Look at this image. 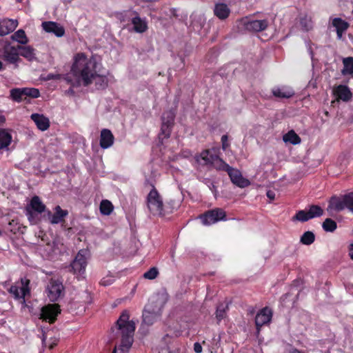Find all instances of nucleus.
<instances>
[{
	"label": "nucleus",
	"instance_id": "obj_1",
	"mask_svg": "<svg viewBox=\"0 0 353 353\" xmlns=\"http://www.w3.org/2000/svg\"><path fill=\"white\" fill-rule=\"evenodd\" d=\"M97 61L94 58H88L83 53L74 57L72 66V73L77 78V85H90L96 76Z\"/></svg>",
	"mask_w": 353,
	"mask_h": 353
},
{
	"label": "nucleus",
	"instance_id": "obj_2",
	"mask_svg": "<svg viewBox=\"0 0 353 353\" xmlns=\"http://www.w3.org/2000/svg\"><path fill=\"white\" fill-rule=\"evenodd\" d=\"M130 315L127 311L121 314L116 324L117 327L121 333V350L128 351L133 342V335L135 330V324L132 321H129Z\"/></svg>",
	"mask_w": 353,
	"mask_h": 353
},
{
	"label": "nucleus",
	"instance_id": "obj_3",
	"mask_svg": "<svg viewBox=\"0 0 353 353\" xmlns=\"http://www.w3.org/2000/svg\"><path fill=\"white\" fill-rule=\"evenodd\" d=\"M163 305L161 296L156 295L151 297L143 312V323L151 325L156 322L161 315Z\"/></svg>",
	"mask_w": 353,
	"mask_h": 353
},
{
	"label": "nucleus",
	"instance_id": "obj_4",
	"mask_svg": "<svg viewBox=\"0 0 353 353\" xmlns=\"http://www.w3.org/2000/svg\"><path fill=\"white\" fill-rule=\"evenodd\" d=\"M147 205L149 211L154 216L163 214V203L160 194L153 188L148 195Z\"/></svg>",
	"mask_w": 353,
	"mask_h": 353
},
{
	"label": "nucleus",
	"instance_id": "obj_5",
	"mask_svg": "<svg viewBox=\"0 0 353 353\" xmlns=\"http://www.w3.org/2000/svg\"><path fill=\"white\" fill-rule=\"evenodd\" d=\"M237 23L239 29L250 32L263 31L265 30L268 26V22L265 19L251 20L248 17L242 18L238 21Z\"/></svg>",
	"mask_w": 353,
	"mask_h": 353
},
{
	"label": "nucleus",
	"instance_id": "obj_6",
	"mask_svg": "<svg viewBox=\"0 0 353 353\" xmlns=\"http://www.w3.org/2000/svg\"><path fill=\"white\" fill-rule=\"evenodd\" d=\"M329 208L338 212L347 208L353 212V192L341 197H332L330 199Z\"/></svg>",
	"mask_w": 353,
	"mask_h": 353
},
{
	"label": "nucleus",
	"instance_id": "obj_7",
	"mask_svg": "<svg viewBox=\"0 0 353 353\" xmlns=\"http://www.w3.org/2000/svg\"><path fill=\"white\" fill-rule=\"evenodd\" d=\"M88 252L86 250H81L71 263L72 270L74 274L84 273L87 265Z\"/></svg>",
	"mask_w": 353,
	"mask_h": 353
},
{
	"label": "nucleus",
	"instance_id": "obj_8",
	"mask_svg": "<svg viewBox=\"0 0 353 353\" xmlns=\"http://www.w3.org/2000/svg\"><path fill=\"white\" fill-rule=\"evenodd\" d=\"M174 117L175 113L172 110L163 113L162 116V125L160 136H163V138H168L170 137L172 128L174 124Z\"/></svg>",
	"mask_w": 353,
	"mask_h": 353
},
{
	"label": "nucleus",
	"instance_id": "obj_9",
	"mask_svg": "<svg viewBox=\"0 0 353 353\" xmlns=\"http://www.w3.org/2000/svg\"><path fill=\"white\" fill-rule=\"evenodd\" d=\"M61 310L59 306L57 304H49L44 306L41 310L40 319L45 321L52 323L55 321L57 315Z\"/></svg>",
	"mask_w": 353,
	"mask_h": 353
},
{
	"label": "nucleus",
	"instance_id": "obj_10",
	"mask_svg": "<svg viewBox=\"0 0 353 353\" xmlns=\"http://www.w3.org/2000/svg\"><path fill=\"white\" fill-rule=\"evenodd\" d=\"M63 285L61 281L52 279L47 286L48 296L51 301H57L61 296Z\"/></svg>",
	"mask_w": 353,
	"mask_h": 353
},
{
	"label": "nucleus",
	"instance_id": "obj_11",
	"mask_svg": "<svg viewBox=\"0 0 353 353\" xmlns=\"http://www.w3.org/2000/svg\"><path fill=\"white\" fill-rule=\"evenodd\" d=\"M21 282V287L17 285H12L9 289V292L12 294L17 299H22V303H24V297L27 294H29L30 292V289L28 288L30 281L28 279H22Z\"/></svg>",
	"mask_w": 353,
	"mask_h": 353
},
{
	"label": "nucleus",
	"instance_id": "obj_12",
	"mask_svg": "<svg viewBox=\"0 0 353 353\" xmlns=\"http://www.w3.org/2000/svg\"><path fill=\"white\" fill-rule=\"evenodd\" d=\"M225 217V212L219 208H216L208 211L201 219L204 225H210L217 222L218 221L223 220Z\"/></svg>",
	"mask_w": 353,
	"mask_h": 353
},
{
	"label": "nucleus",
	"instance_id": "obj_13",
	"mask_svg": "<svg viewBox=\"0 0 353 353\" xmlns=\"http://www.w3.org/2000/svg\"><path fill=\"white\" fill-rule=\"evenodd\" d=\"M228 174L231 181L236 186L243 188L250 185V182L248 179L243 177L241 172L233 168H230Z\"/></svg>",
	"mask_w": 353,
	"mask_h": 353
},
{
	"label": "nucleus",
	"instance_id": "obj_14",
	"mask_svg": "<svg viewBox=\"0 0 353 353\" xmlns=\"http://www.w3.org/2000/svg\"><path fill=\"white\" fill-rule=\"evenodd\" d=\"M3 58L8 62L15 64V68H17V63L21 61L19 54L18 46L6 47L4 48Z\"/></svg>",
	"mask_w": 353,
	"mask_h": 353
},
{
	"label": "nucleus",
	"instance_id": "obj_15",
	"mask_svg": "<svg viewBox=\"0 0 353 353\" xmlns=\"http://www.w3.org/2000/svg\"><path fill=\"white\" fill-rule=\"evenodd\" d=\"M32 210L40 214L46 210V205L38 196H33L30 201V205L26 207L27 214L29 219L32 216Z\"/></svg>",
	"mask_w": 353,
	"mask_h": 353
},
{
	"label": "nucleus",
	"instance_id": "obj_16",
	"mask_svg": "<svg viewBox=\"0 0 353 353\" xmlns=\"http://www.w3.org/2000/svg\"><path fill=\"white\" fill-rule=\"evenodd\" d=\"M272 312L268 307L263 308L256 316L255 324L258 330L268 323L272 319Z\"/></svg>",
	"mask_w": 353,
	"mask_h": 353
},
{
	"label": "nucleus",
	"instance_id": "obj_17",
	"mask_svg": "<svg viewBox=\"0 0 353 353\" xmlns=\"http://www.w3.org/2000/svg\"><path fill=\"white\" fill-rule=\"evenodd\" d=\"M42 28L46 32L53 33L58 37L63 36L65 33L63 27L54 21L43 22Z\"/></svg>",
	"mask_w": 353,
	"mask_h": 353
},
{
	"label": "nucleus",
	"instance_id": "obj_18",
	"mask_svg": "<svg viewBox=\"0 0 353 353\" xmlns=\"http://www.w3.org/2000/svg\"><path fill=\"white\" fill-rule=\"evenodd\" d=\"M114 137L112 132L108 129H103L100 134V146L103 149L111 147L114 143Z\"/></svg>",
	"mask_w": 353,
	"mask_h": 353
},
{
	"label": "nucleus",
	"instance_id": "obj_19",
	"mask_svg": "<svg viewBox=\"0 0 353 353\" xmlns=\"http://www.w3.org/2000/svg\"><path fill=\"white\" fill-rule=\"evenodd\" d=\"M18 26L17 20L6 19L0 21V36L7 35L15 30Z\"/></svg>",
	"mask_w": 353,
	"mask_h": 353
},
{
	"label": "nucleus",
	"instance_id": "obj_20",
	"mask_svg": "<svg viewBox=\"0 0 353 353\" xmlns=\"http://www.w3.org/2000/svg\"><path fill=\"white\" fill-rule=\"evenodd\" d=\"M31 119L35 123L37 128L41 130L45 131L50 127L49 119L43 114H32L30 116Z\"/></svg>",
	"mask_w": 353,
	"mask_h": 353
},
{
	"label": "nucleus",
	"instance_id": "obj_21",
	"mask_svg": "<svg viewBox=\"0 0 353 353\" xmlns=\"http://www.w3.org/2000/svg\"><path fill=\"white\" fill-rule=\"evenodd\" d=\"M333 92L336 96L337 99H341L343 101H348L352 98V93L346 85H338L334 89Z\"/></svg>",
	"mask_w": 353,
	"mask_h": 353
},
{
	"label": "nucleus",
	"instance_id": "obj_22",
	"mask_svg": "<svg viewBox=\"0 0 353 353\" xmlns=\"http://www.w3.org/2000/svg\"><path fill=\"white\" fill-rule=\"evenodd\" d=\"M332 25L335 28L339 39L342 38L343 33L348 28L349 23L341 18L336 17L332 21Z\"/></svg>",
	"mask_w": 353,
	"mask_h": 353
},
{
	"label": "nucleus",
	"instance_id": "obj_23",
	"mask_svg": "<svg viewBox=\"0 0 353 353\" xmlns=\"http://www.w3.org/2000/svg\"><path fill=\"white\" fill-rule=\"evenodd\" d=\"M54 214H51L50 212H49L50 221L52 224L61 223L64 220V218L68 214V210H62L59 205L54 208Z\"/></svg>",
	"mask_w": 353,
	"mask_h": 353
},
{
	"label": "nucleus",
	"instance_id": "obj_24",
	"mask_svg": "<svg viewBox=\"0 0 353 353\" xmlns=\"http://www.w3.org/2000/svg\"><path fill=\"white\" fill-rule=\"evenodd\" d=\"M214 14L220 19H225L228 17L230 10L225 3H216L214 9Z\"/></svg>",
	"mask_w": 353,
	"mask_h": 353
},
{
	"label": "nucleus",
	"instance_id": "obj_25",
	"mask_svg": "<svg viewBox=\"0 0 353 353\" xmlns=\"http://www.w3.org/2000/svg\"><path fill=\"white\" fill-rule=\"evenodd\" d=\"M272 94L276 97L290 98L294 94V90L288 87L274 88L272 90Z\"/></svg>",
	"mask_w": 353,
	"mask_h": 353
},
{
	"label": "nucleus",
	"instance_id": "obj_26",
	"mask_svg": "<svg viewBox=\"0 0 353 353\" xmlns=\"http://www.w3.org/2000/svg\"><path fill=\"white\" fill-rule=\"evenodd\" d=\"M19 54L23 57L29 61L36 59L34 49L29 46H18Z\"/></svg>",
	"mask_w": 353,
	"mask_h": 353
},
{
	"label": "nucleus",
	"instance_id": "obj_27",
	"mask_svg": "<svg viewBox=\"0 0 353 353\" xmlns=\"http://www.w3.org/2000/svg\"><path fill=\"white\" fill-rule=\"evenodd\" d=\"M132 24L133 25V30L136 32L143 33L148 29L146 21L139 17H134L132 19Z\"/></svg>",
	"mask_w": 353,
	"mask_h": 353
},
{
	"label": "nucleus",
	"instance_id": "obj_28",
	"mask_svg": "<svg viewBox=\"0 0 353 353\" xmlns=\"http://www.w3.org/2000/svg\"><path fill=\"white\" fill-rule=\"evenodd\" d=\"M211 165H212V167L216 170L226 171L227 172L231 168V166H230L217 155L216 157H214V159H212Z\"/></svg>",
	"mask_w": 353,
	"mask_h": 353
},
{
	"label": "nucleus",
	"instance_id": "obj_29",
	"mask_svg": "<svg viewBox=\"0 0 353 353\" xmlns=\"http://www.w3.org/2000/svg\"><path fill=\"white\" fill-rule=\"evenodd\" d=\"M180 333L179 331L171 329L170 327L166 330V334L162 337L161 341L164 343L163 347H166L174 339L178 337Z\"/></svg>",
	"mask_w": 353,
	"mask_h": 353
},
{
	"label": "nucleus",
	"instance_id": "obj_30",
	"mask_svg": "<svg viewBox=\"0 0 353 353\" xmlns=\"http://www.w3.org/2000/svg\"><path fill=\"white\" fill-rule=\"evenodd\" d=\"M283 140L285 143H290L293 145L299 144L301 141L299 136L294 130H290L284 134Z\"/></svg>",
	"mask_w": 353,
	"mask_h": 353
},
{
	"label": "nucleus",
	"instance_id": "obj_31",
	"mask_svg": "<svg viewBox=\"0 0 353 353\" xmlns=\"http://www.w3.org/2000/svg\"><path fill=\"white\" fill-rule=\"evenodd\" d=\"M214 157H216V155L211 154L210 150H206L200 154V155L196 158V161L200 162V160H202L203 161V164L211 165Z\"/></svg>",
	"mask_w": 353,
	"mask_h": 353
},
{
	"label": "nucleus",
	"instance_id": "obj_32",
	"mask_svg": "<svg viewBox=\"0 0 353 353\" xmlns=\"http://www.w3.org/2000/svg\"><path fill=\"white\" fill-rule=\"evenodd\" d=\"M12 140L11 135L5 130H0V150L7 148Z\"/></svg>",
	"mask_w": 353,
	"mask_h": 353
},
{
	"label": "nucleus",
	"instance_id": "obj_33",
	"mask_svg": "<svg viewBox=\"0 0 353 353\" xmlns=\"http://www.w3.org/2000/svg\"><path fill=\"white\" fill-rule=\"evenodd\" d=\"M100 212L103 215H110L113 211L114 207L108 200H103L100 203Z\"/></svg>",
	"mask_w": 353,
	"mask_h": 353
},
{
	"label": "nucleus",
	"instance_id": "obj_34",
	"mask_svg": "<svg viewBox=\"0 0 353 353\" xmlns=\"http://www.w3.org/2000/svg\"><path fill=\"white\" fill-rule=\"evenodd\" d=\"M343 69L342 73L343 74H353V58L347 57L343 59Z\"/></svg>",
	"mask_w": 353,
	"mask_h": 353
},
{
	"label": "nucleus",
	"instance_id": "obj_35",
	"mask_svg": "<svg viewBox=\"0 0 353 353\" xmlns=\"http://www.w3.org/2000/svg\"><path fill=\"white\" fill-rule=\"evenodd\" d=\"M11 39L21 44H25L28 42V39L26 37V33L23 30H19L16 32H14L11 36Z\"/></svg>",
	"mask_w": 353,
	"mask_h": 353
},
{
	"label": "nucleus",
	"instance_id": "obj_36",
	"mask_svg": "<svg viewBox=\"0 0 353 353\" xmlns=\"http://www.w3.org/2000/svg\"><path fill=\"white\" fill-rule=\"evenodd\" d=\"M10 96L14 101L17 102L26 100L22 88H14L11 90Z\"/></svg>",
	"mask_w": 353,
	"mask_h": 353
},
{
	"label": "nucleus",
	"instance_id": "obj_37",
	"mask_svg": "<svg viewBox=\"0 0 353 353\" xmlns=\"http://www.w3.org/2000/svg\"><path fill=\"white\" fill-rule=\"evenodd\" d=\"M307 212L310 219L321 216L323 214V209L320 206L315 205H311Z\"/></svg>",
	"mask_w": 353,
	"mask_h": 353
},
{
	"label": "nucleus",
	"instance_id": "obj_38",
	"mask_svg": "<svg viewBox=\"0 0 353 353\" xmlns=\"http://www.w3.org/2000/svg\"><path fill=\"white\" fill-rule=\"evenodd\" d=\"M322 227L325 231L332 232L336 229V223L334 220L327 218L323 223Z\"/></svg>",
	"mask_w": 353,
	"mask_h": 353
},
{
	"label": "nucleus",
	"instance_id": "obj_39",
	"mask_svg": "<svg viewBox=\"0 0 353 353\" xmlns=\"http://www.w3.org/2000/svg\"><path fill=\"white\" fill-rule=\"evenodd\" d=\"M315 239V236L313 232L307 231L303 233L301 237V242L304 245L312 244Z\"/></svg>",
	"mask_w": 353,
	"mask_h": 353
},
{
	"label": "nucleus",
	"instance_id": "obj_40",
	"mask_svg": "<svg viewBox=\"0 0 353 353\" xmlns=\"http://www.w3.org/2000/svg\"><path fill=\"white\" fill-rule=\"evenodd\" d=\"M22 90L26 99L28 97L31 98H37L39 97V91L37 88H22Z\"/></svg>",
	"mask_w": 353,
	"mask_h": 353
},
{
	"label": "nucleus",
	"instance_id": "obj_41",
	"mask_svg": "<svg viewBox=\"0 0 353 353\" xmlns=\"http://www.w3.org/2000/svg\"><path fill=\"white\" fill-rule=\"evenodd\" d=\"M228 309V305L219 304L216 308V317L219 321L225 317L226 311Z\"/></svg>",
	"mask_w": 353,
	"mask_h": 353
},
{
	"label": "nucleus",
	"instance_id": "obj_42",
	"mask_svg": "<svg viewBox=\"0 0 353 353\" xmlns=\"http://www.w3.org/2000/svg\"><path fill=\"white\" fill-rule=\"evenodd\" d=\"M309 219H311L309 216L308 212H306L305 210H300L299 211L296 215L293 217V220L299 221L301 222H305L308 221Z\"/></svg>",
	"mask_w": 353,
	"mask_h": 353
},
{
	"label": "nucleus",
	"instance_id": "obj_43",
	"mask_svg": "<svg viewBox=\"0 0 353 353\" xmlns=\"http://www.w3.org/2000/svg\"><path fill=\"white\" fill-rule=\"evenodd\" d=\"M96 81V85L98 88H104L108 85V79L105 76L97 75L96 73V76L94 78Z\"/></svg>",
	"mask_w": 353,
	"mask_h": 353
},
{
	"label": "nucleus",
	"instance_id": "obj_44",
	"mask_svg": "<svg viewBox=\"0 0 353 353\" xmlns=\"http://www.w3.org/2000/svg\"><path fill=\"white\" fill-rule=\"evenodd\" d=\"M159 274V271L157 268H151L148 271L144 273L143 277L147 279H154Z\"/></svg>",
	"mask_w": 353,
	"mask_h": 353
},
{
	"label": "nucleus",
	"instance_id": "obj_45",
	"mask_svg": "<svg viewBox=\"0 0 353 353\" xmlns=\"http://www.w3.org/2000/svg\"><path fill=\"white\" fill-rule=\"evenodd\" d=\"M301 27L306 31L310 30L312 27V21L307 17H303L300 21Z\"/></svg>",
	"mask_w": 353,
	"mask_h": 353
},
{
	"label": "nucleus",
	"instance_id": "obj_46",
	"mask_svg": "<svg viewBox=\"0 0 353 353\" xmlns=\"http://www.w3.org/2000/svg\"><path fill=\"white\" fill-rule=\"evenodd\" d=\"M228 136L227 135H223L221 137V142H222V148L225 150L226 148L229 146V143H228Z\"/></svg>",
	"mask_w": 353,
	"mask_h": 353
},
{
	"label": "nucleus",
	"instance_id": "obj_47",
	"mask_svg": "<svg viewBox=\"0 0 353 353\" xmlns=\"http://www.w3.org/2000/svg\"><path fill=\"white\" fill-rule=\"evenodd\" d=\"M194 350L196 353H201L202 352V347L199 343H195L194 344Z\"/></svg>",
	"mask_w": 353,
	"mask_h": 353
},
{
	"label": "nucleus",
	"instance_id": "obj_48",
	"mask_svg": "<svg viewBox=\"0 0 353 353\" xmlns=\"http://www.w3.org/2000/svg\"><path fill=\"white\" fill-rule=\"evenodd\" d=\"M266 195L271 201L274 200L276 196L275 192L272 190L267 191Z\"/></svg>",
	"mask_w": 353,
	"mask_h": 353
},
{
	"label": "nucleus",
	"instance_id": "obj_49",
	"mask_svg": "<svg viewBox=\"0 0 353 353\" xmlns=\"http://www.w3.org/2000/svg\"><path fill=\"white\" fill-rule=\"evenodd\" d=\"M42 337H41V341H42V344H43V346L46 347V333L45 332L42 330Z\"/></svg>",
	"mask_w": 353,
	"mask_h": 353
},
{
	"label": "nucleus",
	"instance_id": "obj_50",
	"mask_svg": "<svg viewBox=\"0 0 353 353\" xmlns=\"http://www.w3.org/2000/svg\"><path fill=\"white\" fill-rule=\"evenodd\" d=\"M57 345V340L54 339L48 345L49 349H53Z\"/></svg>",
	"mask_w": 353,
	"mask_h": 353
},
{
	"label": "nucleus",
	"instance_id": "obj_51",
	"mask_svg": "<svg viewBox=\"0 0 353 353\" xmlns=\"http://www.w3.org/2000/svg\"><path fill=\"white\" fill-rule=\"evenodd\" d=\"M349 255H350V258L353 260V243L350 245Z\"/></svg>",
	"mask_w": 353,
	"mask_h": 353
},
{
	"label": "nucleus",
	"instance_id": "obj_52",
	"mask_svg": "<svg viewBox=\"0 0 353 353\" xmlns=\"http://www.w3.org/2000/svg\"><path fill=\"white\" fill-rule=\"evenodd\" d=\"M59 77V75L50 74L48 75V79L50 80V79H58Z\"/></svg>",
	"mask_w": 353,
	"mask_h": 353
},
{
	"label": "nucleus",
	"instance_id": "obj_53",
	"mask_svg": "<svg viewBox=\"0 0 353 353\" xmlns=\"http://www.w3.org/2000/svg\"><path fill=\"white\" fill-rule=\"evenodd\" d=\"M6 121L5 117L2 114H0V124L3 123Z\"/></svg>",
	"mask_w": 353,
	"mask_h": 353
},
{
	"label": "nucleus",
	"instance_id": "obj_54",
	"mask_svg": "<svg viewBox=\"0 0 353 353\" xmlns=\"http://www.w3.org/2000/svg\"><path fill=\"white\" fill-rule=\"evenodd\" d=\"M112 353H117V347H115Z\"/></svg>",
	"mask_w": 353,
	"mask_h": 353
},
{
	"label": "nucleus",
	"instance_id": "obj_55",
	"mask_svg": "<svg viewBox=\"0 0 353 353\" xmlns=\"http://www.w3.org/2000/svg\"><path fill=\"white\" fill-rule=\"evenodd\" d=\"M102 284L104 285H108V283L105 281H102Z\"/></svg>",
	"mask_w": 353,
	"mask_h": 353
},
{
	"label": "nucleus",
	"instance_id": "obj_56",
	"mask_svg": "<svg viewBox=\"0 0 353 353\" xmlns=\"http://www.w3.org/2000/svg\"><path fill=\"white\" fill-rule=\"evenodd\" d=\"M2 65L3 64H2L1 61H0V70L2 68Z\"/></svg>",
	"mask_w": 353,
	"mask_h": 353
},
{
	"label": "nucleus",
	"instance_id": "obj_57",
	"mask_svg": "<svg viewBox=\"0 0 353 353\" xmlns=\"http://www.w3.org/2000/svg\"><path fill=\"white\" fill-rule=\"evenodd\" d=\"M212 188L215 189V186L212 185ZM214 192H216V190H214Z\"/></svg>",
	"mask_w": 353,
	"mask_h": 353
},
{
	"label": "nucleus",
	"instance_id": "obj_58",
	"mask_svg": "<svg viewBox=\"0 0 353 353\" xmlns=\"http://www.w3.org/2000/svg\"><path fill=\"white\" fill-rule=\"evenodd\" d=\"M1 235V232L0 231V236Z\"/></svg>",
	"mask_w": 353,
	"mask_h": 353
}]
</instances>
